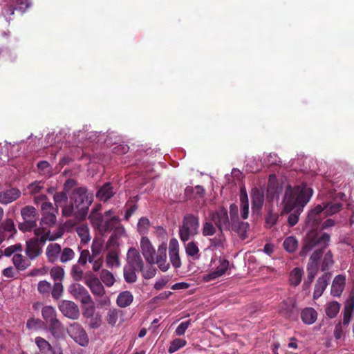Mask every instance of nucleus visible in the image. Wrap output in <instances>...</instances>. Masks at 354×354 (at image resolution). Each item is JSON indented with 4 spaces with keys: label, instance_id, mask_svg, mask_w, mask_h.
I'll list each match as a JSON object with an SVG mask.
<instances>
[{
    "label": "nucleus",
    "instance_id": "nucleus-14",
    "mask_svg": "<svg viewBox=\"0 0 354 354\" xmlns=\"http://www.w3.org/2000/svg\"><path fill=\"white\" fill-rule=\"evenodd\" d=\"M70 337L79 345L86 346L88 344V337L86 330L78 323L70 325L68 329Z\"/></svg>",
    "mask_w": 354,
    "mask_h": 354
},
{
    "label": "nucleus",
    "instance_id": "nucleus-31",
    "mask_svg": "<svg viewBox=\"0 0 354 354\" xmlns=\"http://www.w3.org/2000/svg\"><path fill=\"white\" fill-rule=\"evenodd\" d=\"M301 319L305 324L311 325L316 322L317 313L313 308H306L301 311Z\"/></svg>",
    "mask_w": 354,
    "mask_h": 354
},
{
    "label": "nucleus",
    "instance_id": "nucleus-12",
    "mask_svg": "<svg viewBox=\"0 0 354 354\" xmlns=\"http://www.w3.org/2000/svg\"><path fill=\"white\" fill-rule=\"evenodd\" d=\"M253 161L257 162L256 167L247 165V167H250L249 170L251 172L255 173L259 171L262 167H270L274 165H279L281 163V159L278 155L275 153H270L263 154V157H254Z\"/></svg>",
    "mask_w": 354,
    "mask_h": 354
},
{
    "label": "nucleus",
    "instance_id": "nucleus-59",
    "mask_svg": "<svg viewBox=\"0 0 354 354\" xmlns=\"http://www.w3.org/2000/svg\"><path fill=\"white\" fill-rule=\"evenodd\" d=\"M42 322L38 318H30L26 322V328L29 330H37L41 327Z\"/></svg>",
    "mask_w": 354,
    "mask_h": 354
},
{
    "label": "nucleus",
    "instance_id": "nucleus-50",
    "mask_svg": "<svg viewBox=\"0 0 354 354\" xmlns=\"http://www.w3.org/2000/svg\"><path fill=\"white\" fill-rule=\"evenodd\" d=\"M50 274L55 281H61L64 275V270L61 266L53 267L50 270Z\"/></svg>",
    "mask_w": 354,
    "mask_h": 354
},
{
    "label": "nucleus",
    "instance_id": "nucleus-9",
    "mask_svg": "<svg viewBox=\"0 0 354 354\" xmlns=\"http://www.w3.org/2000/svg\"><path fill=\"white\" fill-rule=\"evenodd\" d=\"M199 227L198 217L194 214H187L184 216L182 225L179 228L180 239L183 242L187 241L191 237L198 233Z\"/></svg>",
    "mask_w": 354,
    "mask_h": 354
},
{
    "label": "nucleus",
    "instance_id": "nucleus-34",
    "mask_svg": "<svg viewBox=\"0 0 354 354\" xmlns=\"http://www.w3.org/2000/svg\"><path fill=\"white\" fill-rule=\"evenodd\" d=\"M115 192L109 183H105L97 192V197L102 201H106L111 198Z\"/></svg>",
    "mask_w": 354,
    "mask_h": 354
},
{
    "label": "nucleus",
    "instance_id": "nucleus-30",
    "mask_svg": "<svg viewBox=\"0 0 354 354\" xmlns=\"http://www.w3.org/2000/svg\"><path fill=\"white\" fill-rule=\"evenodd\" d=\"M324 216H329L339 212L342 208V204L339 201H334L322 204Z\"/></svg>",
    "mask_w": 354,
    "mask_h": 354
},
{
    "label": "nucleus",
    "instance_id": "nucleus-54",
    "mask_svg": "<svg viewBox=\"0 0 354 354\" xmlns=\"http://www.w3.org/2000/svg\"><path fill=\"white\" fill-rule=\"evenodd\" d=\"M51 290V285L47 281H41L38 283L37 290L43 295H48Z\"/></svg>",
    "mask_w": 354,
    "mask_h": 354
},
{
    "label": "nucleus",
    "instance_id": "nucleus-25",
    "mask_svg": "<svg viewBox=\"0 0 354 354\" xmlns=\"http://www.w3.org/2000/svg\"><path fill=\"white\" fill-rule=\"evenodd\" d=\"M295 308V300L288 297L281 301L278 307V312L286 318H289L293 313Z\"/></svg>",
    "mask_w": 354,
    "mask_h": 354
},
{
    "label": "nucleus",
    "instance_id": "nucleus-32",
    "mask_svg": "<svg viewBox=\"0 0 354 354\" xmlns=\"http://www.w3.org/2000/svg\"><path fill=\"white\" fill-rule=\"evenodd\" d=\"M30 259H26L21 254H15L12 256V263L15 268L19 271H24L30 266Z\"/></svg>",
    "mask_w": 354,
    "mask_h": 354
},
{
    "label": "nucleus",
    "instance_id": "nucleus-36",
    "mask_svg": "<svg viewBox=\"0 0 354 354\" xmlns=\"http://www.w3.org/2000/svg\"><path fill=\"white\" fill-rule=\"evenodd\" d=\"M341 304L336 301H332L326 304L325 305V313L326 316L333 319L335 318L339 312Z\"/></svg>",
    "mask_w": 354,
    "mask_h": 354
},
{
    "label": "nucleus",
    "instance_id": "nucleus-24",
    "mask_svg": "<svg viewBox=\"0 0 354 354\" xmlns=\"http://www.w3.org/2000/svg\"><path fill=\"white\" fill-rule=\"evenodd\" d=\"M353 312H354V295L350 294L344 304V311H343V322H342V324L344 326H348Z\"/></svg>",
    "mask_w": 354,
    "mask_h": 354
},
{
    "label": "nucleus",
    "instance_id": "nucleus-6",
    "mask_svg": "<svg viewBox=\"0 0 354 354\" xmlns=\"http://www.w3.org/2000/svg\"><path fill=\"white\" fill-rule=\"evenodd\" d=\"M39 229L35 230L37 236L31 238L26 241L25 252L30 260H33L41 255L42 248L47 240L55 241L63 235L62 230H59L53 234L49 230L46 232L44 231L42 234L39 233Z\"/></svg>",
    "mask_w": 354,
    "mask_h": 354
},
{
    "label": "nucleus",
    "instance_id": "nucleus-21",
    "mask_svg": "<svg viewBox=\"0 0 354 354\" xmlns=\"http://www.w3.org/2000/svg\"><path fill=\"white\" fill-rule=\"evenodd\" d=\"M330 278L331 274L330 272H325L317 279L313 292V298L315 299H318L322 295L330 282Z\"/></svg>",
    "mask_w": 354,
    "mask_h": 354
},
{
    "label": "nucleus",
    "instance_id": "nucleus-58",
    "mask_svg": "<svg viewBox=\"0 0 354 354\" xmlns=\"http://www.w3.org/2000/svg\"><path fill=\"white\" fill-rule=\"evenodd\" d=\"M44 188V183H42L41 181H36L32 183L28 187V190L30 194L34 195L39 193L41 190L43 189Z\"/></svg>",
    "mask_w": 354,
    "mask_h": 354
},
{
    "label": "nucleus",
    "instance_id": "nucleus-23",
    "mask_svg": "<svg viewBox=\"0 0 354 354\" xmlns=\"http://www.w3.org/2000/svg\"><path fill=\"white\" fill-rule=\"evenodd\" d=\"M252 209L259 212L264 203V192L263 190L254 187L251 191Z\"/></svg>",
    "mask_w": 354,
    "mask_h": 354
},
{
    "label": "nucleus",
    "instance_id": "nucleus-26",
    "mask_svg": "<svg viewBox=\"0 0 354 354\" xmlns=\"http://www.w3.org/2000/svg\"><path fill=\"white\" fill-rule=\"evenodd\" d=\"M346 277L342 274L337 275L332 283L330 294L333 297H339L344 290Z\"/></svg>",
    "mask_w": 354,
    "mask_h": 354
},
{
    "label": "nucleus",
    "instance_id": "nucleus-3",
    "mask_svg": "<svg viewBox=\"0 0 354 354\" xmlns=\"http://www.w3.org/2000/svg\"><path fill=\"white\" fill-rule=\"evenodd\" d=\"M113 212L110 209L100 214L95 209H93L89 214V219L92 224L95 226L101 234L113 231V234L109 238L107 245L110 246L112 243H116L118 237L125 234V229L120 224V218L118 216L113 215Z\"/></svg>",
    "mask_w": 354,
    "mask_h": 354
},
{
    "label": "nucleus",
    "instance_id": "nucleus-55",
    "mask_svg": "<svg viewBox=\"0 0 354 354\" xmlns=\"http://www.w3.org/2000/svg\"><path fill=\"white\" fill-rule=\"evenodd\" d=\"M153 265V264H149L146 268L143 267L142 270H140L145 279H151L156 275L157 270Z\"/></svg>",
    "mask_w": 354,
    "mask_h": 354
},
{
    "label": "nucleus",
    "instance_id": "nucleus-7",
    "mask_svg": "<svg viewBox=\"0 0 354 354\" xmlns=\"http://www.w3.org/2000/svg\"><path fill=\"white\" fill-rule=\"evenodd\" d=\"M46 256L48 261L51 263L60 262L67 263L73 260L76 256L75 252L69 247H64L57 243H52L46 248Z\"/></svg>",
    "mask_w": 354,
    "mask_h": 354
},
{
    "label": "nucleus",
    "instance_id": "nucleus-46",
    "mask_svg": "<svg viewBox=\"0 0 354 354\" xmlns=\"http://www.w3.org/2000/svg\"><path fill=\"white\" fill-rule=\"evenodd\" d=\"M150 227L149 220L146 217H142L140 218L138 225V232L142 235H146L148 233Z\"/></svg>",
    "mask_w": 354,
    "mask_h": 354
},
{
    "label": "nucleus",
    "instance_id": "nucleus-5",
    "mask_svg": "<svg viewBox=\"0 0 354 354\" xmlns=\"http://www.w3.org/2000/svg\"><path fill=\"white\" fill-rule=\"evenodd\" d=\"M142 254L149 264H157L159 269L166 272L169 268V263L167 261V245L162 243L159 245L157 252L149 239L142 236L140 240Z\"/></svg>",
    "mask_w": 354,
    "mask_h": 354
},
{
    "label": "nucleus",
    "instance_id": "nucleus-4",
    "mask_svg": "<svg viewBox=\"0 0 354 354\" xmlns=\"http://www.w3.org/2000/svg\"><path fill=\"white\" fill-rule=\"evenodd\" d=\"M71 202L64 205L62 214L65 216H74L77 220L84 219L88 214L91 200L88 198L86 190L83 187L75 189L71 196Z\"/></svg>",
    "mask_w": 354,
    "mask_h": 354
},
{
    "label": "nucleus",
    "instance_id": "nucleus-57",
    "mask_svg": "<svg viewBox=\"0 0 354 354\" xmlns=\"http://www.w3.org/2000/svg\"><path fill=\"white\" fill-rule=\"evenodd\" d=\"M71 275L75 281H80L82 279L83 270L80 268L79 263L75 264L72 266L71 269Z\"/></svg>",
    "mask_w": 354,
    "mask_h": 354
},
{
    "label": "nucleus",
    "instance_id": "nucleus-20",
    "mask_svg": "<svg viewBox=\"0 0 354 354\" xmlns=\"http://www.w3.org/2000/svg\"><path fill=\"white\" fill-rule=\"evenodd\" d=\"M17 230L12 219H6L0 224V245L7 239H9L15 235Z\"/></svg>",
    "mask_w": 354,
    "mask_h": 354
},
{
    "label": "nucleus",
    "instance_id": "nucleus-41",
    "mask_svg": "<svg viewBox=\"0 0 354 354\" xmlns=\"http://www.w3.org/2000/svg\"><path fill=\"white\" fill-rule=\"evenodd\" d=\"M226 245V241L222 232L220 234L210 239L209 248L212 250L224 249Z\"/></svg>",
    "mask_w": 354,
    "mask_h": 354
},
{
    "label": "nucleus",
    "instance_id": "nucleus-47",
    "mask_svg": "<svg viewBox=\"0 0 354 354\" xmlns=\"http://www.w3.org/2000/svg\"><path fill=\"white\" fill-rule=\"evenodd\" d=\"M105 136L106 138L104 139V142L109 147L118 145L121 141L120 136L113 131L108 133Z\"/></svg>",
    "mask_w": 354,
    "mask_h": 354
},
{
    "label": "nucleus",
    "instance_id": "nucleus-45",
    "mask_svg": "<svg viewBox=\"0 0 354 354\" xmlns=\"http://www.w3.org/2000/svg\"><path fill=\"white\" fill-rule=\"evenodd\" d=\"M100 277L107 287H111L115 281L113 274L107 270H102L100 272Z\"/></svg>",
    "mask_w": 354,
    "mask_h": 354
},
{
    "label": "nucleus",
    "instance_id": "nucleus-22",
    "mask_svg": "<svg viewBox=\"0 0 354 354\" xmlns=\"http://www.w3.org/2000/svg\"><path fill=\"white\" fill-rule=\"evenodd\" d=\"M127 258L128 266L136 268L137 270H142L144 263L138 250L134 248H129L127 252Z\"/></svg>",
    "mask_w": 354,
    "mask_h": 354
},
{
    "label": "nucleus",
    "instance_id": "nucleus-11",
    "mask_svg": "<svg viewBox=\"0 0 354 354\" xmlns=\"http://www.w3.org/2000/svg\"><path fill=\"white\" fill-rule=\"evenodd\" d=\"M42 216L40 221L41 225L44 227H52L57 222V208H55L50 202H44L41 205Z\"/></svg>",
    "mask_w": 354,
    "mask_h": 354
},
{
    "label": "nucleus",
    "instance_id": "nucleus-33",
    "mask_svg": "<svg viewBox=\"0 0 354 354\" xmlns=\"http://www.w3.org/2000/svg\"><path fill=\"white\" fill-rule=\"evenodd\" d=\"M133 301V296L130 291L121 292L116 299L117 305L120 308L129 306Z\"/></svg>",
    "mask_w": 354,
    "mask_h": 354
},
{
    "label": "nucleus",
    "instance_id": "nucleus-56",
    "mask_svg": "<svg viewBox=\"0 0 354 354\" xmlns=\"http://www.w3.org/2000/svg\"><path fill=\"white\" fill-rule=\"evenodd\" d=\"M22 249V245L20 243L12 245L6 248L3 251V255L6 257H10L12 255H14L15 254H17L16 252H21Z\"/></svg>",
    "mask_w": 354,
    "mask_h": 354
},
{
    "label": "nucleus",
    "instance_id": "nucleus-1",
    "mask_svg": "<svg viewBox=\"0 0 354 354\" xmlns=\"http://www.w3.org/2000/svg\"><path fill=\"white\" fill-rule=\"evenodd\" d=\"M330 236L328 234H318L317 232L308 233L304 239L303 246L299 252L301 257H306L310 252L313 250L307 265L308 279L303 284L304 290L309 289L315 276L319 271V260L323 256L324 250L328 245Z\"/></svg>",
    "mask_w": 354,
    "mask_h": 354
},
{
    "label": "nucleus",
    "instance_id": "nucleus-2",
    "mask_svg": "<svg viewBox=\"0 0 354 354\" xmlns=\"http://www.w3.org/2000/svg\"><path fill=\"white\" fill-rule=\"evenodd\" d=\"M313 195V189L304 183L292 187L288 185L285 190L283 199L284 211L290 212L288 223L290 226H294L299 221V216L303 212L304 207L308 203Z\"/></svg>",
    "mask_w": 354,
    "mask_h": 354
},
{
    "label": "nucleus",
    "instance_id": "nucleus-62",
    "mask_svg": "<svg viewBox=\"0 0 354 354\" xmlns=\"http://www.w3.org/2000/svg\"><path fill=\"white\" fill-rule=\"evenodd\" d=\"M203 234L205 236H212L216 232V228L211 222H205L203 226Z\"/></svg>",
    "mask_w": 354,
    "mask_h": 354
},
{
    "label": "nucleus",
    "instance_id": "nucleus-18",
    "mask_svg": "<svg viewBox=\"0 0 354 354\" xmlns=\"http://www.w3.org/2000/svg\"><path fill=\"white\" fill-rule=\"evenodd\" d=\"M219 264L216 269L212 271L203 277V281L208 282L214 280L224 275L229 268V261L227 259L219 258Z\"/></svg>",
    "mask_w": 354,
    "mask_h": 354
},
{
    "label": "nucleus",
    "instance_id": "nucleus-35",
    "mask_svg": "<svg viewBox=\"0 0 354 354\" xmlns=\"http://www.w3.org/2000/svg\"><path fill=\"white\" fill-rule=\"evenodd\" d=\"M241 215L243 219H246L249 215V203L248 194L245 189L240 192Z\"/></svg>",
    "mask_w": 354,
    "mask_h": 354
},
{
    "label": "nucleus",
    "instance_id": "nucleus-51",
    "mask_svg": "<svg viewBox=\"0 0 354 354\" xmlns=\"http://www.w3.org/2000/svg\"><path fill=\"white\" fill-rule=\"evenodd\" d=\"M37 169L41 175L50 176L51 173V167L47 161H40L37 163Z\"/></svg>",
    "mask_w": 354,
    "mask_h": 354
},
{
    "label": "nucleus",
    "instance_id": "nucleus-40",
    "mask_svg": "<svg viewBox=\"0 0 354 354\" xmlns=\"http://www.w3.org/2000/svg\"><path fill=\"white\" fill-rule=\"evenodd\" d=\"M77 234L81 239V242L83 243H87L91 240V236L89 233V228L87 225L82 224L76 228Z\"/></svg>",
    "mask_w": 354,
    "mask_h": 354
},
{
    "label": "nucleus",
    "instance_id": "nucleus-61",
    "mask_svg": "<svg viewBox=\"0 0 354 354\" xmlns=\"http://www.w3.org/2000/svg\"><path fill=\"white\" fill-rule=\"evenodd\" d=\"M278 214L269 212L266 218V225L267 227H272L274 226L278 220Z\"/></svg>",
    "mask_w": 354,
    "mask_h": 354
},
{
    "label": "nucleus",
    "instance_id": "nucleus-38",
    "mask_svg": "<svg viewBox=\"0 0 354 354\" xmlns=\"http://www.w3.org/2000/svg\"><path fill=\"white\" fill-rule=\"evenodd\" d=\"M122 316V313L121 310L116 308H111L107 312L106 316V320L107 323L111 326H114L120 317Z\"/></svg>",
    "mask_w": 354,
    "mask_h": 354
},
{
    "label": "nucleus",
    "instance_id": "nucleus-63",
    "mask_svg": "<svg viewBox=\"0 0 354 354\" xmlns=\"http://www.w3.org/2000/svg\"><path fill=\"white\" fill-rule=\"evenodd\" d=\"M68 196L64 192H57L54 195V202L57 206L61 205L67 201Z\"/></svg>",
    "mask_w": 354,
    "mask_h": 354
},
{
    "label": "nucleus",
    "instance_id": "nucleus-44",
    "mask_svg": "<svg viewBox=\"0 0 354 354\" xmlns=\"http://www.w3.org/2000/svg\"><path fill=\"white\" fill-rule=\"evenodd\" d=\"M283 248L289 253L294 252L298 247V241L294 236H288L285 239L283 243Z\"/></svg>",
    "mask_w": 354,
    "mask_h": 354
},
{
    "label": "nucleus",
    "instance_id": "nucleus-29",
    "mask_svg": "<svg viewBox=\"0 0 354 354\" xmlns=\"http://www.w3.org/2000/svg\"><path fill=\"white\" fill-rule=\"evenodd\" d=\"M119 254L120 250L118 246H114L112 249L109 250L106 257V263L109 268L120 267Z\"/></svg>",
    "mask_w": 354,
    "mask_h": 354
},
{
    "label": "nucleus",
    "instance_id": "nucleus-64",
    "mask_svg": "<svg viewBox=\"0 0 354 354\" xmlns=\"http://www.w3.org/2000/svg\"><path fill=\"white\" fill-rule=\"evenodd\" d=\"M190 325V321L181 322L176 328L175 333L176 335L181 336L185 334L186 330Z\"/></svg>",
    "mask_w": 354,
    "mask_h": 354
},
{
    "label": "nucleus",
    "instance_id": "nucleus-17",
    "mask_svg": "<svg viewBox=\"0 0 354 354\" xmlns=\"http://www.w3.org/2000/svg\"><path fill=\"white\" fill-rule=\"evenodd\" d=\"M58 308L63 315L69 319H77L80 316L79 308L73 301L63 300L59 303Z\"/></svg>",
    "mask_w": 354,
    "mask_h": 354
},
{
    "label": "nucleus",
    "instance_id": "nucleus-8",
    "mask_svg": "<svg viewBox=\"0 0 354 354\" xmlns=\"http://www.w3.org/2000/svg\"><path fill=\"white\" fill-rule=\"evenodd\" d=\"M41 316L48 326V330L56 338L63 335L64 328L57 319V311L52 306H44L41 309Z\"/></svg>",
    "mask_w": 354,
    "mask_h": 354
},
{
    "label": "nucleus",
    "instance_id": "nucleus-43",
    "mask_svg": "<svg viewBox=\"0 0 354 354\" xmlns=\"http://www.w3.org/2000/svg\"><path fill=\"white\" fill-rule=\"evenodd\" d=\"M304 272L303 270L299 268H294L290 274V283L292 286H298L302 279Z\"/></svg>",
    "mask_w": 354,
    "mask_h": 354
},
{
    "label": "nucleus",
    "instance_id": "nucleus-15",
    "mask_svg": "<svg viewBox=\"0 0 354 354\" xmlns=\"http://www.w3.org/2000/svg\"><path fill=\"white\" fill-rule=\"evenodd\" d=\"M209 217L221 232L223 230H230V223L227 211L225 208L221 207L217 211L211 212Z\"/></svg>",
    "mask_w": 354,
    "mask_h": 354
},
{
    "label": "nucleus",
    "instance_id": "nucleus-16",
    "mask_svg": "<svg viewBox=\"0 0 354 354\" xmlns=\"http://www.w3.org/2000/svg\"><path fill=\"white\" fill-rule=\"evenodd\" d=\"M68 292L75 299L80 300L84 304L92 302V299L88 290L79 283H72L68 287Z\"/></svg>",
    "mask_w": 354,
    "mask_h": 354
},
{
    "label": "nucleus",
    "instance_id": "nucleus-28",
    "mask_svg": "<svg viewBox=\"0 0 354 354\" xmlns=\"http://www.w3.org/2000/svg\"><path fill=\"white\" fill-rule=\"evenodd\" d=\"M86 284L94 295L101 297L105 294L104 288L97 277H94L87 279Z\"/></svg>",
    "mask_w": 354,
    "mask_h": 354
},
{
    "label": "nucleus",
    "instance_id": "nucleus-39",
    "mask_svg": "<svg viewBox=\"0 0 354 354\" xmlns=\"http://www.w3.org/2000/svg\"><path fill=\"white\" fill-rule=\"evenodd\" d=\"M136 268L131 266H125L123 268V275L124 281L128 283H133L137 281V275L136 274Z\"/></svg>",
    "mask_w": 354,
    "mask_h": 354
},
{
    "label": "nucleus",
    "instance_id": "nucleus-53",
    "mask_svg": "<svg viewBox=\"0 0 354 354\" xmlns=\"http://www.w3.org/2000/svg\"><path fill=\"white\" fill-rule=\"evenodd\" d=\"M92 263L93 261V256L90 255V252L88 250H84L81 251L80 257L78 259L77 263L82 266L85 265L87 261Z\"/></svg>",
    "mask_w": 354,
    "mask_h": 354
},
{
    "label": "nucleus",
    "instance_id": "nucleus-10",
    "mask_svg": "<svg viewBox=\"0 0 354 354\" xmlns=\"http://www.w3.org/2000/svg\"><path fill=\"white\" fill-rule=\"evenodd\" d=\"M24 221L19 224V229L24 232H30L37 226L38 214L32 206H26L21 210Z\"/></svg>",
    "mask_w": 354,
    "mask_h": 354
},
{
    "label": "nucleus",
    "instance_id": "nucleus-49",
    "mask_svg": "<svg viewBox=\"0 0 354 354\" xmlns=\"http://www.w3.org/2000/svg\"><path fill=\"white\" fill-rule=\"evenodd\" d=\"M64 292V287L61 282H55L51 289L52 297L57 300L62 297Z\"/></svg>",
    "mask_w": 354,
    "mask_h": 354
},
{
    "label": "nucleus",
    "instance_id": "nucleus-52",
    "mask_svg": "<svg viewBox=\"0 0 354 354\" xmlns=\"http://www.w3.org/2000/svg\"><path fill=\"white\" fill-rule=\"evenodd\" d=\"M103 241L101 240H93L91 245V252L93 257L99 256L103 249Z\"/></svg>",
    "mask_w": 354,
    "mask_h": 354
},
{
    "label": "nucleus",
    "instance_id": "nucleus-42",
    "mask_svg": "<svg viewBox=\"0 0 354 354\" xmlns=\"http://www.w3.org/2000/svg\"><path fill=\"white\" fill-rule=\"evenodd\" d=\"M322 256L320 257L322 258ZM334 263L333 254L330 251H328L324 256L322 261L319 260V266H320L322 271L328 270Z\"/></svg>",
    "mask_w": 354,
    "mask_h": 354
},
{
    "label": "nucleus",
    "instance_id": "nucleus-27",
    "mask_svg": "<svg viewBox=\"0 0 354 354\" xmlns=\"http://www.w3.org/2000/svg\"><path fill=\"white\" fill-rule=\"evenodd\" d=\"M21 196V192L17 188H10L0 192V203L8 204L17 200Z\"/></svg>",
    "mask_w": 354,
    "mask_h": 354
},
{
    "label": "nucleus",
    "instance_id": "nucleus-13",
    "mask_svg": "<svg viewBox=\"0 0 354 354\" xmlns=\"http://www.w3.org/2000/svg\"><path fill=\"white\" fill-rule=\"evenodd\" d=\"M323 208L322 207V205H317L313 209H310L308 214V216L306 219V223L308 226L314 228L312 230H310L306 236H308V233L311 232H317L318 234H324L325 232H318L317 228L319 226L322 219L325 218L324 213H323ZM307 237V236H306ZM306 238H305L306 239Z\"/></svg>",
    "mask_w": 354,
    "mask_h": 354
},
{
    "label": "nucleus",
    "instance_id": "nucleus-19",
    "mask_svg": "<svg viewBox=\"0 0 354 354\" xmlns=\"http://www.w3.org/2000/svg\"><path fill=\"white\" fill-rule=\"evenodd\" d=\"M169 256L170 262L175 268L181 267V261L179 256V244L175 238H172L169 241Z\"/></svg>",
    "mask_w": 354,
    "mask_h": 354
},
{
    "label": "nucleus",
    "instance_id": "nucleus-48",
    "mask_svg": "<svg viewBox=\"0 0 354 354\" xmlns=\"http://www.w3.org/2000/svg\"><path fill=\"white\" fill-rule=\"evenodd\" d=\"M187 344V342L184 339L177 338L174 339L168 348L169 353H174L180 348L184 347Z\"/></svg>",
    "mask_w": 354,
    "mask_h": 354
},
{
    "label": "nucleus",
    "instance_id": "nucleus-60",
    "mask_svg": "<svg viewBox=\"0 0 354 354\" xmlns=\"http://www.w3.org/2000/svg\"><path fill=\"white\" fill-rule=\"evenodd\" d=\"M17 8L13 3L11 1L10 3H8L3 10V15L6 18V20L10 21V17L14 14L15 10Z\"/></svg>",
    "mask_w": 354,
    "mask_h": 354
},
{
    "label": "nucleus",
    "instance_id": "nucleus-37",
    "mask_svg": "<svg viewBox=\"0 0 354 354\" xmlns=\"http://www.w3.org/2000/svg\"><path fill=\"white\" fill-rule=\"evenodd\" d=\"M185 248L187 255L192 257L193 260L200 259V251L196 243L194 241L189 242L185 245Z\"/></svg>",
    "mask_w": 354,
    "mask_h": 354
}]
</instances>
